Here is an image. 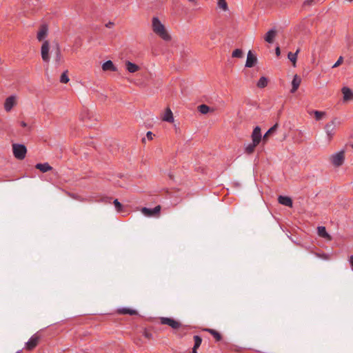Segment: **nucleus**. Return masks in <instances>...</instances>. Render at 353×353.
<instances>
[{"label":"nucleus","mask_w":353,"mask_h":353,"mask_svg":"<svg viewBox=\"0 0 353 353\" xmlns=\"http://www.w3.org/2000/svg\"><path fill=\"white\" fill-rule=\"evenodd\" d=\"M48 34V26L46 24L41 25L37 34V39L39 41H43L41 48V55L43 61L46 63L50 61V42L48 40H45Z\"/></svg>","instance_id":"nucleus-1"},{"label":"nucleus","mask_w":353,"mask_h":353,"mask_svg":"<svg viewBox=\"0 0 353 353\" xmlns=\"http://www.w3.org/2000/svg\"><path fill=\"white\" fill-rule=\"evenodd\" d=\"M152 26L154 32L159 35L162 39L165 41L170 40L171 37L170 34L157 17H153Z\"/></svg>","instance_id":"nucleus-2"},{"label":"nucleus","mask_w":353,"mask_h":353,"mask_svg":"<svg viewBox=\"0 0 353 353\" xmlns=\"http://www.w3.org/2000/svg\"><path fill=\"white\" fill-rule=\"evenodd\" d=\"M340 124H341V121L339 120V119L337 117H334L332 119L331 121L328 122L325 125L324 129L325 130V132H326V134H327L329 141H330L333 139V137L335 134L336 128V126L340 125Z\"/></svg>","instance_id":"nucleus-3"},{"label":"nucleus","mask_w":353,"mask_h":353,"mask_svg":"<svg viewBox=\"0 0 353 353\" xmlns=\"http://www.w3.org/2000/svg\"><path fill=\"white\" fill-rule=\"evenodd\" d=\"M345 150H342L330 157V161L336 168L341 166L345 161Z\"/></svg>","instance_id":"nucleus-4"},{"label":"nucleus","mask_w":353,"mask_h":353,"mask_svg":"<svg viewBox=\"0 0 353 353\" xmlns=\"http://www.w3.org/2000/svg\"><path fill=\"white\" fill-rule=\"evenodd\" d=\"M12 150L14 156L18 159H23L27 152V149L24 145L13 143Z\"/></svg>","instance_id":"nucleus-5"},{"label":"nucleus","mask_w":353,"mask_h":353,"mask_svg":"<svg viewBox=\"0 0 353 353\" xmlns=\"http://www.w3.org/2000/svg\"><path fill=\"white\" fill-rule=\"evenodd\" d=\"M160 320L161 324L168 325L172 327L173 329H178L181 325L180 322L171 318L161 317Z\"/></svg>","instance_id":"nucleus-6"},{"label":"nucleus","mask_w":353,"mask_h":353,"mask_svg":"<svg viewBox=\"0 0 353 353\" xmlns=\"http://www.w3.org/2000/svg\"><path fill=\"white\" fill-rule=\"evenodd\" d=\"M161 206L160 205H157L153 209H149V208H143L141 209V212L145 215V216H155V215H157L159 214L160 211H161Z\"/></svg>","instance_id":"nucleus-7"},{"label":"nucleus","mask_w":353,"mask_h":353,"mask_svg":"<svg viewBox=\"0 0 353 353\" xmlns=\"http://www.w3.org/2000/svg\"><path fill=\"white\" fill-rule=\"evenodd\" d=\"M39 336L34 334L26 344V348L28 350H33L39 343Z\"/></svg>","instance_id":"nucleus-8"},{"label":"nucleus","mask_w":353,"mask_h":353,"mask_svg":"<svg viewBox=\"0 0 353 353\" xmlns=\"http://www.w3.org/2000/svg\"><path fill=\"white\" fill-rule=\"evenodd\" d=\"M257 63L256 57L252 53L251 50H249L247 55V60L245 63V67L252 68Z\"/></svg>","instance_id":"nucleus-9"},{"label":"nucleus","mask_w":353,"mask_h":353,"mask_svg":"<svg viewBox=\"0 0 353 353\" xmlns=\"http://www.w3.org/2000/svg\"><path fill=\"white\" fill-rule=\"evenodd\" d=\"M16 104V97L14 96H10L6 99L4 108L6 112H10Z\"/></svg>","instance_id":"nucleus-10"},{"label":"nucleus","mask_w":353,"mask_h":353,"mask_svg":"<svg viewBox=\"0 0 353 353\" xmlns=\"http://www.w3.org/2000/svg\"><path fill=\"white\" fill-rule=\"evenodd\" d=\"M252 141L255 143H259L262 139L261 128L259 126H256L253 130L252 134Z\"/></svg>","instance_id":"nucleus-11"},{"label":"nucleus","mask_w":353,"mask_h":353,"mask_svg":"<svg viewBox=\"0 0 353 353\" xmlns=\"http://www.w3.org/2000/svg\"><path fill=\"white\" fill-rule=\"evenodd\" d=\"M341 92L343 94L344 101H348L353 99V92L350 88L347 87H343L341 89Z\"/></svg>","instance_id":"nucleus-12"},{"label":"nucleus","mask_w":353,"mask_h":353,"mask_svg":"<svg viewBox=\"0 0 353 353\" xmlns=\"http://www.w3.org/2000/svg\"><path fill=\"white\" fill-rule=\"evenodd\" d=\"M278 201L280 204L290 208H292L293 205L292 199L287 196H279L278 198Z\"/></svg>","instance_id":"nucleus-13"},{"label":"nucleus","mask_w":353,"mask_h":353,"mask_svg":"<svg viewBox=\"0 0 353 353\" xmlns=\"http://www.w3.org/2000/svg\"><path fill=\"white\" fill-rule=\"evenodd\" d=\"M276 35V30L274 29L270 30L265 35L264 39L266 42L269 43H272L274 42V39Z\"/></svg>","instance_id":"nucleus-14"},{"label":"nucleus","mask_w":353,"mask_h":353,"mask_svg":"<svg viewBox=\"0 0 353 353\" xmlns=\"http://www.w3.org/2000/svg\"><path fill=\"white\" fill-rule=\"evenodd\" d=\"M301 82V78L297 75H294L292 81L291 93H294L299 88Z\"/></svg>","instance_id":"nucleus-15"},{"label":"nucleus","mask_w":353,"mask_h":353,"mask_svg":"<svg viewBox=\"0 0 353 353\" xmlns=\"http://www.w3.org/2000/svg\"><path fill=\"white\" fill-rule=\"evenodd\" d=\"M126 70L130 72L134 73L139 70L140 68L137 64L132 63L130 61H126L125 63Z\"/></svg>","instance_id":"nucleus-16"},{"label":"nucleus","mask_w":353,"mask_h":353,"mask_svg":"<svg viewBox=\"0 0 353 353\" xmlns=\"http://www.w3.org/2000/svg\"><path fill=\"white\" fill-rule=\"evenodd\" d=\"M278 126V123H276L265 132V134L263 137V142L264 143H266V141L268 140L269 137L276 131Z\"/></svg>","instance_id":"nucleus-17"},{"label":"nucleus","mask_w":353,"mask_h":353,"mask_svg":"<svg viewBox=\"0 0 353 353\" xmlns=\"http://www.w3.org/2000/svg\"><path fill=\"white\" fill-rule=\"evenodd\" d=\"M162 120L169 123H172L174 121L172 112L169 108L165 109V113L162 117Z\"/></svg>","instance_id":"nucleus-18"},{"label":"nucleus","mask_w":353,"mask_h":353,"mask_svg":"<svg viewBox=\"0 0 353 353\" xmlns=\"http://www.w3.org/2000/svg\"><path fill=\"white\" fill-rule=\"evenodd\" d=\"M54 62L56 66L60 65L63 62V57L59 47H57V50L55 52Z\"/></svg>","instance_id":"nucleus-19"},{"label":"nucleus","mask_w":353,"mask_h":353,"mask_svg":"<svg viewBox=\"0 0 353 353\" xmlns=\"http://www.w3.org/2000/svg\"><path fill=\"white\" fill-rule=\"evenodd\" d=\"M318 234L323 237V238H325L327 240H331L332 239V237L326 231V229L325 227L323 226H319L318 227Z\"/></svg>","instance_id":"nucleus-20"},{"label":"nucleus","mask_w":353,"mask_h":353,"mask_svg":"<svg viewBox=\"0 0 353 353\" xmlns=\"http://www.w3.org/2000/svg\"><path fill=\"white\" fill-rule=\"evenodd\" d=\"M102 69L104 71H117V68L114 65L112 61H107L102 65Z\"/></svg>","instance_id":"nucleus-21"},{"label":"nucleus","mask_w":353,"mask_h":353,"mask_svg":"<svg viewBox=\"0 0 353 353\" xmlns=\"http://www.w3.org/2000/svg\"><path fill=\"white\" fill-rule=\"evenodd\" d=\"M35 168L42 172H46L52 169V167H51L48 163H38L36 165Z\"/></svg>","instance_id":"nucleus-22"},{"label":"nucleus","mask_w":353,"mask_h":353,"mask_svg":"<svg viewBox=\"0 0 353 353\" xmlns=\"http://www.w3.org/2000/svg\"><path fill=\"white\" fill-rule=\"evenodd\" d=\"M268 79L265 77H261L258 81L256 85L259 88H264L268 85Z\"/></svg>","instance_id":"nucleus-23"},{"label":"nucleus","mask_w":353,"mask_h":353,"mask_svg":"<svg viewBox=\"0 0 353 353\" xmlns=\"http://www.w3.org/2000/svg\"><path fill=\"white\" fill-rule=\"evenodd\" d=\"M299 52V49H298L296 52L292 53L290 52L288 54V59L293 63V65L295 66V63L297 59V54Z\"/></svg>","instance_id":"nucleus-24"},{"label":"nucleus","mask_w":353,"mask_h":353,"mask_svg":"<svg viewBox=\"0 0 353 353\" xmlns=\"http://www.w3.org/2000/svg\"><path fill=\"white\" fill-rule=\"evenodd\" d=\"M259 145V143H255L252 141V143H250L246 148H245V152L248 154H250L254 152L255 148L256 145Z\"/></svg>","instance_id":"nucleus-25"},{"label":"nucleus","mask_w":353,"mask_h":353,"mask_svg":"<svg viewBox=\"0 0 353 353\" xmlns=\"http://www.w3.org/2000/svg\"><path fill=\"white\" fill-rule=\"evenodd\" d=\"M198 110L201 113V114H207L208 112H210V108L205 105V104H202V105H200L198 106Z\"/></svg>","instance_id":"nucleus-26"},{"label":"nucleus","mask_w":353,"mask_h":353,"mask_svg":"<svg viewBox=\"0 0 353 353\" xmlns=\"http://www.w3.org/2000/svg\"><path fill=\"white\" fill-rule=\"evenodd\" d=\"M312 113L314 114L315 119L316 121H320L323 118V117L325 115V112H321L318 110H314L312 111Z\"/></svg>","instance_id":"nucleus-27"},{"label":"nucleus","mask_w":353,"mask_h":353,"mask_svg":"<svg viewBox=\"0 0 353 353\" xmlns=\"http://www.w3.org/2000/svg\"><path fill=\"white\" fill-rule=\"evenodd\" d=\"M194 345L193 347H194V349H198L201 344L202 339L199 336H194Z\"/></svg>","instance_id":"nucleus-28"},{"label":"nucleus","mask_w":353,"mask_h":353,"mask_svg":"<svg viewBox=\"0 0 353 353\" xmlns=\"http://www.w3.org/2000/svg\"><path fill=\"white\" fill-rule=\"evenodd\" d=\"M243 51L241 49H236L232 52V57L241 58L243 57Z\"/></svg>","instance_id":"nucleus-29"},{"label":"nucleus","mask_w":353,"mask_h":353,"mask_svg":"<svg viewBox=\"0 0 353 353\" xmlns=\"http://www.w3.org/2000/svg\"><path fill=\"white\" fill-rule=\"evenodd\" d=\"M206 331L211 333L214 336L216 341H219L221 339V335L218 332L211 329H207Z\"/></svg>","instance_id":"nucleus-30"},{"label":"nucleus","mask_w":353,"mask_h":353,"mask_svg":"<svg viewBox=\"0 0 353 353\" xmlns=\"http://www.w3.org/2000/svg\"><path fill=\"white\" fill-rule=\"evenodd\" d=\"M67 72L68 71L64 72L61 76L60 81L63 83H67L70 80L67 75Z\"/></svg>","instance_id":"nucleus-31"},{"label":"nucleus","mask_w":353,"mask_h":353,"mask_svg":"<svg viewBox=\"0 0 353 353\" xmlns=\"http://www.w3.org/2000/svg\"><path fill=\"white\" fill-rule=\"evenodd\" d=\"M121 312L122 314H129L130 315L137 314V312L135 310H131V309H127V308H123V309L121 310Z\"/></svg>","instance_id":"nucleus-32"},{"label":"nucleus","mask_w":353,"mask_h":353,"mask_svg":"<svg viewBox=\"0 0 353 353\" xmlns=\"http://www.w3.org/2000/svg\"><path fill=\"white\" fill-rule=\"evenodd\" d=\"M114 205L115 208H117V211H121L122 205L119 202V201L117 199H115L114 201Z\"/></svg>","instance_id":"nucleus-33"},{"label":"nucleus","mask_w":353,"mask_h":353,"mask_svg":"<svg viewBox=\"0 0 353 353\" xmlns=\"http://www.w3.org/2000/svg\"><path fill=\"white\" fill-rule=\"evenodd\" d=\"M343 61V57H339V58L338 59L337 61L334 64V65L332 66V68H336L338 66H339Z\"/></svg>","instance_id":"nucleus-34"},{"label":"nucleus","mask_w":353,"mask_h":353,"mask_svg":"<svg viewBox=\"0 0 353 353\" xmlns=\"http://www.w3.org/2000/svg\"><path fill=\"white\" fill-rule=\"evenodd\" d=\"M222 10L225 12L228 11V4L225 0H222Z\"/></svg>","instance_id":"nucleus-35"},{"label":"nucleus","mask_w":353,"mask_h":353,"mask_svg":"<svg viewBox=\"0 0 353 353\" xmlns=\"http://www.w3.org/2000/svg\"><path fill=\"white\" fill-rule=\"evenodd\" d=\"M314 3V0H305L303 3V6H310L313 5Z\"/></svg>","instance_id":"nucleus-36"},{"label":"nucleus","mask_w":353,"mask_h":353,"mask_svg":"<svg viewBox=\"0 0 353 353\" xmlns=\"http://www.w3.org/2000/svg\"><path fill=\"white\" fill-rule=\"evenodd\" d=\"M153 136L154 134H152V132H148L146 134V137L149 140H152L153 139Z\"/></svg>","instance_id":"nucleus-37"},{"label":"nucleus","mask_w":353,"mask_h":353,"mask_svg":"<svg viewBox=\"0 0 353 353\" xmlns=\"http://www.w3.org/2000/svg\"><path fill=\"white\" fill-rule=\"evenodd\" d=\"M316 255L317 256H319V257H321V258H323V259H328V258H327V255H326L325 254H320L316 253Z\"/></svg>","instance_id":"nucleus-38"},{"label":"nucleus","mask_w":353,"mask_h":353,"mask_svg":"<svg viewBox=\"0 0 353 353\" xmlns=\"http://www.w3.org/2000/svg\"><path fill=\"white\" fill-rule=\"evenodd\" d=\"M275 52H276V54L277 57H279L281 54V50H280V48L279 46H277L275 49Z\"/></svg>","instance_id":"nucleus-39"},{"label":"nucleus","mask_w":353,"mask_h":353,"mask_svg":"<svg viewBox=\"0 0 353 353\" xmlns=\"http://www.w3.org/2000/svg\"><path fill=\"white\" fill-rule=\"evenodd\" d=\"M349 262L351 265L352 269L353 270V255H351L349 259Z\"/></svg>","instance_id":"nucleus-40"},{"label":"nucleus","mask_w":353,"mask_h":353,"mask_svg":"<svg viewBox=\"0 0 353 353\" xmlns=\"http://www.w3.org/2000/svg\"><path fill=\"white\" fill-rule=\"evenodd\" d=\"M144 335H145V336L146 338H148V339H150V338L151 337V334H150V333H149V332H144Z\"/></svg>","instance_id":"nucleus-41"},{"label":"nucleus","mask_w":353,"mask_h":353,"mask_svg":"<svg viewBox=\"0 0 353 353\" xmlns=\"http://www.w3.org/2000/svg\"><path fill=\"white\" fill-rule=\"evenodd\" d=\"M190 2L194 3V5L196 6L198 4V0H188Z\"/></svg>","instance_id":"nucleus-42"},{"label":"nucleus","mask_w":353,"mask_h":353,"mask_svg":"<svg viewBox=\"0 0 353 353\" xmlns=\"http://www.w3.org/2000/svg\"><path fill=\"white\" fill-rule=\"evenodd\" d=\"M113 25H114V23L112 22H109L105 26L107 28H111Z\"/></svg>","instance_id":"nucleus-43"},{"label":"nucleus","mask_w":353,"mask_h":353,"mask_svg":"<svg viewBox=\"0 0 353 353\" xmlns=\"http://www.w3.org/2000/svg\"><path fill=\"white\" fill-rule=\"evenodd\" d=\"M21 125L22 127L26 128V127H27V125H27V123H26V122H24V121H21Z\"/></svg>","instance_id":"nucleus-44"},{"label":"nucleus","mask_w":353,"mask_h":353,"mask_svg":"<svg viewBox=\"0 0 353 353\" xmlns=\"http://www.w3.org/2000/svg\"><path fill=\"white\" fill-rule=\"evenodd\" d=\"M26 3H28L29 6L31 5V0H25Z\"/></svg>","instance_id":"nucleus-45"},{"label":"nucleus","mask_w":353,"mask_h":353,"mask_svg":"<svg viewBox=\"0 0 353 353\" xmlns=\"http://www.w3.org/2000/svg\"><path fill=\"white\" fill-rule=\"evenodd\" d=\"M218 7L221 8V0H217Z\"/></svg>","instance_id":"nucleus-46"},{"label":"nucleus","mask_w":353,"mask_h":353,"mask_svg":"<svg viewBox=\"0 0 353 353\" xmlns=\"http://www.w3.org/2000/svg\"><path fill=\"white\" fill-rule=\"evenodd\" d=\"M196 350H197V349H194V347H193V349H192V353H197Z\"/></svg>","instance_id":"nucleus-47"},{"label":"nucleus","mask_w":353,"mask_h":353,"mask_svg":"<svg viewBox=\"0 0 353 353\" xmlns=\"http://www.w3.org/2000/svg\"><path fill=\"white\" fill-rule=\"evenodd\" d=\"M145 138H143L142 141L145 142Z\"/></svg>","instance_id":"nucleus-48"},{"label":"nucleus","mask_w":353,"mask_h":353,"mask_svg":"<svg viewBox=\"0 0 353 353\" xmlns=\"http://www.w3.org/2000/svg\"><path fill=\"white\" fill-rule=\"evenodd\" d=\"M351 146H352V148H353V143L352 144V145H351Z\"/></svg>","instance_id":"nucleus-49"},{"label":"nucleus","mask_w":353,"mask_h":353,"mask_svg":"<svg viewBox=\"0 0 353 353\" xmlns=\"http://www.w3.org/2000/svg\"><path fill=\"white\" fill-rule=\"evenodd\" d=\"M17 353H20V352L19 351V352H17Z\"/></svg>","instance_id":"nucleus-50"}]
</instances>
